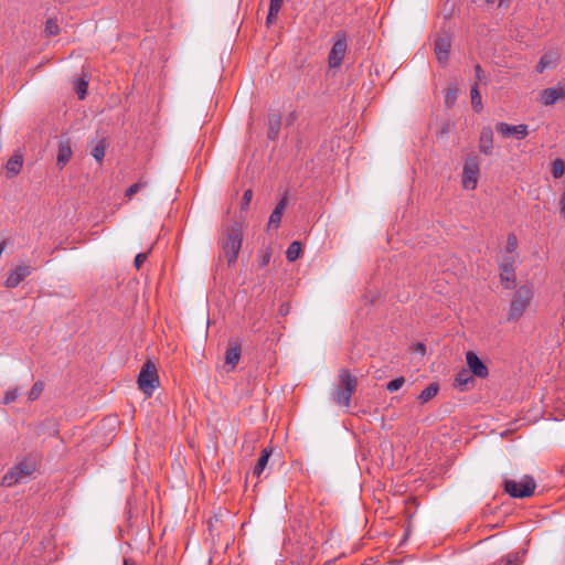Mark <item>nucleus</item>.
<instances>
[{"instance_id":"obj_1","label":"nucleus","mask_w":565,"mask_h":565,"mask_svg":"<svg viewBox=\"0 0 565 565\" xmlns=\"http://www.w3.org/2000/svg\"><path fill=\"white\" fill-rule=\"evenodd\" d=\"M38 467L35 458L29 456L12 466L1 479V486L13 487L31 477Z\"/></svg>"},{"instance_id":"obj_2","label":"nucleus","mask_w":565,"mask_h":565,"mask_svg":"<svg viewBox=\"0 0 565 565\" xmlns=\"http://www.w3.org/2000/svg\"><path fill=\"white\" fill-rule=\"evenodd\" d=\"M533 298V291L530 286H520L510 302L507 320L509 322L518 321L530 307Z\"/></svg>"},{"instance_id":"obj_3","label":"nucleus","mask_w":565,"mask_h":565,"mask_svg":"<svg viewBox=\"0 0 565 565\" xmlns=\"http://www.w3.org/2000/svg\"><path fill=\"white\" fill-rule=\"evenodd\" d=\"M243 243V231L238 223L231 225L222 241L224 256L227 258L228 265L236 262Z\"/></svg>"},{"instance_id":"obj_4","label":"nucleus","mask_w":565,"mask_h":565,"mask_svg":"<svg viewBox=\"0 0 565 565\" xmlns=\"http://www.w3.org/2000/svg\"><path fill=\"white\" fill-rule=\"evenodd\" d=\"M339 377L340 384L332 393V401L340 406L349 407L358 385V380L348 370H342Z\"/></svg>"},{"instance_id":"obj_5","label":"nucleus","mask_w":565,"mask_h":565,"mask_svg":"<svg viewBox=\"0 0 565 565\" xmlns=\"http://www.w3.org/2000/svg\"><path fill=\"white\" fill-rule=\"evenodd\" d=\"M139 388L148 396H151L159 385V376L154 363L147 361L138 375Z\"/></svg>"},{"instance_id":"obj_6","label":"nucleus","mask_w":565,"mask_h":565,"mask_svg":"<svg viewBox=\"0 0 565 565\" xmlns=\"http://www.w3.org/2000/svg\"><path fill=\"white\" fill-rule=\"evenodd\" d=\"M535 488V480L530 476H524L520 481L504 480V490L513 498L531 497Z\"/></svg>"},{"instance_id":"obj_7","label":"nucleus","mask_w":565,"mask_h":565,"mask_svg":"<svg viewBox=\"0 0 565 565\" xmlns=\"http://www.w3.org/2000/svg\"><path fill=\"white\" fill-rule=\"evenodd\" d=\"M479 162L476 157L466 160L462 171V186L467 190H475L479 178Z\"/></svg>"},{"instance_id":"obj_8","label":"nucleus","mask_w":565,"mask_h":565,"mask_svg":"<svg viewBox=\"0 0 565 565\" xmlns=\"http://www.w3.org/2000/svg\"><path fill=\"white\" fill-rule=\"evenodd\" d=\"M495 131L503 138L513 137L518 140H522L529 135V128L526 125L520 124L513 126L503 121L495 125Z\"/></svg>"},{"instance_id":"obj_9","label":"nucleus","mask_w":565,"mask_h":565,"mask_svg":"<svg viewBox=\"0 0 565 565\" xmlns=\"http://www.w3.org/2000/svg\"><path fill=\"white\" fill-rule=\"evenodd\" d=\"M348 44L344 34H338L337 40L334 41L332 49L329 53V66L338 67L341 65L345 53H347Z\"/></svg>"},{"instance_id":"obj_10","label":"nucleus","mask_w":565,"mask_h":565,"mask_svg":"<svg viewBox=\"0 0 565 565\" xmlns=\"http://www.w3.org/2000/svg\"><path fill=\"white\" fill-rule=\"evenodd\" d=\"M451 38L448 33L439 34L435 40V53L438 62L446 65L449 60Z\"/></svg>"},{"instance_id":"obj_11","label":"nucleus","mask_w":565,"mask_h":565,"mask_svg":"<svg viewBox=\"0 0 565 565\" xmlns=\"http://www.w3.org/2000/svg\"><path fill=\"white\" fill-rule=\"evenodd\" d=\"M466 361L469 367L468 371L471 375H475L480 379H486L488 376L489 370L487 365L473 351H468L466 353Z\"/></svg>"},{"instance_id":"obj_12","label":"nucleus","mask_w":565,"mask_h":565,"mask_svg":"<svg viewBox=\"0 0 565 565\" xmlns=\"http://www.w3.org/2000/svg\"><path fill=\"white\" fill-rule=\"evenodd\" d=\"M32 273V267L29 265H19L10 271L6 279V286L8 288H15L19 284L24 280Z\"/></svg>"},{"instance_id":"obj_13","label":"nucleus","mask_w":565,"mask_h":565,"mask_svg":"<svg viewBox=\"0 0 565 565\" xmlns=\"http://www.w3.org/2000/svg\"><path fill=\"white\" fill-rule=\"evenodd\" d=\"M479 151L486 156L492 154L493 151V131L490 126L482 128L479 138Z\"/></svg>"},{"instance_id":"obj_14","label":"nucleus","mask_w":565,"mask_h":565,"mask_svg":"<svg viewBox=\"0 0 565 565\" xmlns=\"http://www.w3.org/2000/svg\"><path fill=\"white\" fill-rule=\"evenodd\" d=\"M287 203H288V199H287V194H285L281 198V200L278 202V204L276 205V207L274 209V211L271 212V214L269 216V220H268V228L269 230L278 228V226L281 222L284 211L287 206Z\"/></svg>"},{"instance_id":"obj_15","label":"nucleus","mask_w":565,"mask_h":565,"mask_svg":"<svg viewBox=\"0 0 565 565\" xmlns=\"http://www.w3.org/2000/svg\"><path fill=\"white\" fill-rule=\"evenodd\" d=\"M565 97V92L561 88L552 87L541 92L540 102L545 105H554L557 100Z\"/></svg>"},{"instance_id":"obj_16","label":"nucleus","mask_w":565,"mask_h":565,"mask_svg":"<svg viewBox=\"0 0 565 565\" xmlns=\"http://www.w3.org/2000/svg\"><path fill=\"white\" fill-rule=\"evenodd\" d=\"M241 343L237 341H231L225 352V364L231 366L233 370L241 359Z\"/></svg>"},{"instance_id":"obj_17","label":"nucleus","mask_w":565,"mask_h":565,"mask_svg":"<svg viewBox=\"0 0 565 565\" xmlns=\"http://www.w3.org/2000/svg\"><path fill=\"white\" fill-rule=\"evenodd\" d=\"M23 167L22 154L14 153L6 163V173L8 178L17 177Z\"/></svg>"},{"instance_id":"obj_18","label":"nucleus","mask_w":565,"mask_h":565,"mask_svg":"<svg viewBox=\"0 0 565 565\" xmlns=\"http://www.w3.org/2000/svg\"><path fill=\"white\" fill-rule=\"evenodd\" d=\"M73 150L70 140L61 141L57 151V164L64 167L72 158Z\"/></svg>"},{"instance_id":"obj_19","label":"nucleus","mask_w":565,"mask_h":565,"mask_svg":"<svg viewBox=\"0 0 565 565\" xmlns=\"http://www.w3.org/2000/svg\"><path fill=\"white\" fill-rule=\"evenodd\" d=\"M500 279L505 289H512L515 286V271L514 267L500 266Z\"/></svg>"},{"instance_id":"obj_20","label":"nucleus","mask_w":565,"mask_h":565,"mask_svg":"<svg viewBox=\"0 0 565 565\" xmlns=\"http://www.w3.org/2000/svg\"><path fill=\"white\" fill-rule=\"evenodd\" d=\"M107 147H108V142L105 137L98 139L95 142H92L90 154L94 157V159L98 163H102V161L105 157Z\"/></svg>"},{"instance_id":"obj_21","label":"nucleus","mask_w":565,"mask_h":565,"mask_svg":"<svg viewBox=\"0 0 565 565\" xmlns=\"http://www.w3.org/2000/svg\"><path fill=\"white\" fill-rule=\"evenodd\" d=\"M270 456H271V449L264 448L262 450L260 457L258 458V460L254 467V470H253L254 476H256L257 478H259L262 476V473L264 472V470L268 463Z\"/></svg>"},{"instance_id":"obj_22","label":"nucleus","mask_w":565,"mask_h":565,"mask_svg":"<svg viewBox=\"0 0 565 565\" xmlns=\"http://www.w3.org/2000/svg\"><path fill=\"white\" fill-rule=\"evenodd\" d=\"M473 382L472 375L468 370H461L457 373L455 377V386L460 388L461 391L466 390L469 384Z\"/></svg>"},{"instance_id":"obj_23","label":"nucleus","mask_w":565,"mask_h":565,"mask_svg":"<svg viewBox=\"0 0 565 565\" xmlns=\"http://www.w3.org/2000/svg\"><path fill=\"white\" fill-rule=\"evenodd\" d=\"M284 0H269V10L266 19L267 25L276 22L278 13L282 7Z\"/></svg>"},{"instance_id":"obj_24","label":"nucleus","mask_w":565,"mask_h":565,"mask_svg":"<svg viewBox=\"0 0 565 565\" xmlns=\"http://www.w3.org/2000/svg\"><path fill=\"white\" fill-rule=\"evenodd\" d=\"M557 63V54L556 53H546L544 54L537 65V73H543L547 67L554 66Z\"/></svg>"},{"instance_id":"obj_25","label":"nucleus","mask_w":565,"mask_h":565,"mask_svg":"<svg viewBox=\"0 0 565 565\" xmlns=\"http://www.w3.org/2000/svg\"><path fill=\"white\" fill-rule=\"evenodd\" d=\"M438 384L431 383L426 388H424L418 395V399L422 404L429 402L433 399L438 393Z\"/></svg>"},{"instance_id":"obj_26","label":"nucleus","mask_w":565,"mask_h":565,"mask_svg":"<svg viewBox=\"0 0 565 565\" xmlns=\"http://www.w3.org/2000/svg\"><path fill=\"white\" fill-rule=\"evenodd\" d=\"M470 95H471V105H472L473 110L476 113H480L483 108V105H482L481 94L478 88V83H475L472 85Z\"/></svg>"},{"instance_id":"obj_27","label":"nucleus","mask_w":565,"mask_h":565,"mask_svg":"<svg viewBox=\"0 0 565 565\" xmlns=\"http://www.w3.org/2000/svg\"><path fill=\"white\" fill-rule=\"evenodd\" d=\"M149 184L148 180L140 178L136 183L131 184L125 192V198L130 200L136 193L147 188Z\"/></svg>"},{"instance_id":"obj_28","label":"nucleus","mask_w":565,"mask_h":565,"mask_svg":"<svg viewBox=\"0 0 565 565\" xmlns=\"http://www.w3.org/2000/svg\"><path fill=\"white\" fill-rule=\"evenodd\" d=\"M301 253V244L297 241L292 242L287 250H286V258L288 262H295L298 259Z\"/></svg>"},{"instance_id":"obj_29","label":"nucleus","mask_w":565,"mask_h":565,"mask_svg":"<svg viewBox=\"0 0 565 565\" xmlns=\"http://www.w3.org/2000/svg\"><path fill=\"white\" fill-rule=\"evenodd\" d=\"M523 562V553H512L494 565H520Z\"/></svg>"},{"instance_id":"obj_30","label":"nucleus","mask_w":565,"mask_h":565,"mask_svg":"<svg viewBox=\"0 0 565 565\" xmlns=\"http://www.w3.org/2000/svg\"><path fill=\"white\" fill-rule=\"evenodd\" d=\"M551 172H552V175L555 178V179H559L563 177L564 172H565V163L562 159H555L553 162H552V169H551Z\"/></svg>"},{"instance_id":"obj_31","label":"nucleus","mask_w":565,"mask_h":565,"mask_svg":"<svg viewBox=\"0 0 565 565\" xmlns=\"http://www.w3.org/2000/svg\"><path fill=\"white\" fill-rule=\"evenodd\" d=\"M88 82L85 78H78L75 82V90L79 99H84L87 94Z\"/></svg>"},{"instance_id":"obj_32","label":"nucleus","mask_w":565,"mask_h":565,"mask_svg":"<svg viewBox=\"0 0 565 565\" xmlns=\"http://www.w3.org/2000/svg\"><path fill=\"white\" fill-rule=\"evenodd\" d=\"M45 33L47 36H54L60 33V26L56 19H49L45 23Z\"/></svg>"},{"instance_id":"obj_33","label":"nucleus","mask_w":565,"mask_h":565,"mask_svg":"<svg viewBox=\"0 0 565 565\" xmlns=\"http://www.w3.org/2000/svg\"><path fill=\"white\" fill-rule=\"evenodd\" d=\"M518 238L514 234H509L507 238L505 253L509 255H516Z\"/></svg>"},{"instance_id":"obj_34","label":"nucleus","mask_w":565,"mask_h":565,"mask_svg":"<svg viewBox=\"0 0 565 565\" xmlns=\"http://www.w3.org/2000/svg\"><path fill=\"white\" fill-rule=\"evenodd\" d=\"M43 388H44V385L42 382H35L29 392V399L30 401L38 399L40 397V395L42 394Z\"/></svg>"},{"instance_id":"obj_35","label":"nucleus","mask_w":565,"mask_h":565,"mask_svg":"<svg viewBox=\"0 0 565 565\" xmlns=\"http://www.w3.org/2000/svg\"><path fill=\"white\" fill-rule=\"evenodd\" d=\"M445 103L447 107H451L457 99V89L456 88H447L444 92Z\"/></svg>"},{"instance_id":"obj_36","label":"nucleus","mask_w":565,"mask_h":565,"mask_svg":"<svg viewBox=\"0 0 565 565\" xmlns=\"http://www.w3.org/2000/svg\"><path fill=\"white\" fill-rule=\"evenodd\" d=\"M405 383V379L403 376H398L387 383V391L396 392L398 391Z\"/></svg>"},{"instance_id":"obj_37","label":"nucleus","mask_w":565,"mask_h":565,"mask_svg":"<svg viewBox=\"0 0 565 565\" xmlns=\"http://www.w3.org/2000/svg\"><path fill=\"white\" fill-rule=\"evenodd\" d=\"M253 199V191L250 189L246 190L243 194L242 210H247Z\"/></svg>"},{"instance_id":"obj_38","label":"nucleus","mask_w":565,"mask_h":565,"mask_svg":"<svg viewBox=\"0 0 565 565\" xmlns=\"http://www.w3.org/2000/svg\"><path fill=\"white\" fill-rule=\"evenodd\" d=\"M514 262H515V256L514 255H509L508 253H505L504 256L501 259L500 266L513 267Z\"/></svg>"},{"instance_id":"obj_39","label":"nucleus","mask_w":565,"mask_h":565,"mask_svg":"<svg viewBox=\"0 0 565 565\" xmlns=\"http://www.w3.org/2000/svg\"><path fill=\"white\" fill-rule=\"evenodd\" d=\"M17 397H18V390L17 388L10 390L6 393V395L3 397V404H9V403L14 402Z\"/></svg>"},{"instance_id":"obj_40","label":"nucleus","mask_w":565,"mask_h":565,"mask_svg":"<svg viewBox=\"0 0 565 565\" xmlns=\"http://www.w3.org/2000/svg\"><path fill=\"white\" fill-rule=\"evenodd\" d=\"M148 258V253H139L137 254V256L135 257V266L137 269H139L142 264L147 260Z\"/></svg>"},{"instance_id":"obj_41","label":"nucleus","mask_w":565,"mask_h":565,"mask_svg":"<svg viewBox=\"0 0 565 565\" xmlns=\"http://www.w3.org/2000/svg\"><path fill=\"white\" fill-rule=\"evenodd\" d=\"M497 0H486L488 4H494ZM510 6V0H498V7L507 9Z\"/></svg>"},{"instance_id":"obj_42","label":"nucleus","mask_w":565,"mask_h":565,"mask_svg":"<svg viewBox=\"0 0 565 565\" xmlns=\"http://www.w3.org/2000/svg\"><path fill=\"white\" fill-rule=\"evenodd\" d=\"M475 70H476V78H477L476 83L479 84L483 78V71L479 64L476 65Z\"/></svg>"},{"instance_id":"obj_43","label":"nucleus","mask_w":565,"mask_h":565,"mask_svg":"<svg viewBox=\"0 0 565 565\" xmlns=\"http://www.w3.org/2000/svg\"><path fill=\"white\" fill-rule=\"evenodd\" d=\"M418 350L424 351V350H425V345H424V344H422V343H419V344H418Z\"/></svg>"},{"instance_id":"obj_44","label":"nucleus","mask_w":565,"mask_h":565,"mask_svg":"<svg viewBox=\"0 0 565 565\" xmlns=\"http://www.w3.org/2000/svg\"><path fill=\"white\" fill-rule=\"evenodd\" d=\"M124 565H132V564H130V561H129V559L125 558V559H124Z\"/></svg>"},{"instance_id":"obj_45","label":"nucleus","mask_w":565,"mask_h":565,"mask_svg":"<svg viewBox=\"0 0 565 565\" xmlns=\"http://www.w3.org/2000/svg\"><path fill=\"white\" fill-rule=\"evenodd\" d=\"M268 263V257H266L265 259H263V264L266 265Z\"/></svg>"}]
</instances>
